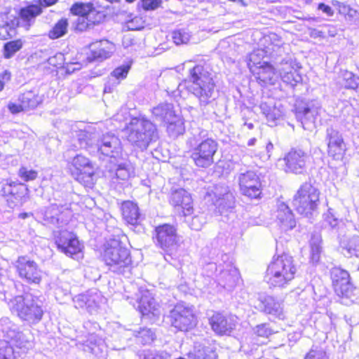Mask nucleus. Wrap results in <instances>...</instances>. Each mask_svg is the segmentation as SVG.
<instances>
[{"mask_svg": "<svg viewBox=\"0 0 359 359\" xmlns=\"http://www.w3.org/2000/svg\"><path fill=\"white\" fill-rule=\"evenodd\" d=\"M172 37L177 45H180L188 43L191 38V34L186 29H178L172 32Z\"/></svg>", "mask_w": 359, "mask_h": 359, "instance_id": "nucleus-50", "label": "nucleus"}, {"mask_svg": "<svg viewBox=\"0 0 359 359\" xmlns=\"http://www.w3.org/2000/svg\"><path fill=\"white\" fill-rule=\"evenodd\" d=\"M138 309L143 316H156L159 315L158 306L155 299L150 296L148 292H146L141 297L138 302Z\"/></svg>", "mask_w": 359, "mask_h": 359, "instance_id": "nucleus-33", "label": "nucleus"}, {"mask_svg": "<svg viewBox=\"0 0 359 359\" xmlns=\"http://www.w3.org/2000/svg\"><path fill=\"white\" fill-rule=\"evenodd\" d=\"M165 124H167V132L170 137L176 138L183 135L185 131L184 121L177 114L175 118L165 122Z\"/></svg>", "mask_w": 359, "mask_h": 359, "instance_id": "nucleus-39", "label": "nucleus"}, {"mask_svg": "<svg viewBox=\"0 0 359 359\" xmlns=\"http://www.w3.org/2000/svg\"><path fill=\"white\" fill-rule=\"evenodd\" d=\"M19 100L22 103L25 110H27L34 109L43 100L42 97L39 95L37 90H28L20 95Z\"/></svg>", "mask_w": 359, "mask_h": 359, "instance_id": "nucleus-37", "label": "nucleus"}, {"mask_svg": "<svg viewBox=\"0 0 359 359\" xmlns=\"http://www.w3.org/2000/svg\"><path fill=\"white\" fill-rule=\"evenodd\" d=\"M98 299L99 296L97 293H93L92 292H87L88 302H86V309L88 312L93 313L96 311L99 304Z\"/></svg>", "mask_w": 359, "mask_h": 359, "instance_id": "nucleus-54", "label": "nucleus"}, {"mask_svg": "<svg viewBox=\"0 0 359 359\" xmlns=\"http://www.w3.org/2000/svg\"><path fill=\"white\" fill-rule=\"evenodd\" d=\"M241 194L250 198H257L262 194L261 181L259 175L252 170L241 172L237 175Z\"/></svg>", "mask_w": 359, "mask_h": 359, "instance_id": "nucleus-18", "label": "nucleus"}, {"mask_svg": "<svg viewBox=\"0 0 359 359\" xmlns=\"http://www.w3.org/2000/svg\"><path fill=\"white\" fill-rule=\"evenodd\" d=\"M74 306L77 309H86L87 299V293L79 294L73 298Z\"/></svg>", "mask_w": 359, "mask_h": 359, "instance_id": "nucleus-60", "label": "nucleus"}, {"mask_svg": "<svg viewBox=\"0 0 359 359\" xmlns=\"http://www.w3.org/2000/svg\"><path fill=\"white\" fill-rule=\"evenodd\" d=\"M42 13V8L37 4H29L20 8L19 15L25 22L27 29L34 22L35 18Z\"/></svg>", "mask_w": 359, "mask_h": 359, "instance_id": "nucleus-34", "label": "nucleus"}, {"mask_svg": "<svg viewBox=\"0 0 359 359\" xmlns=\"http://www.w3.org/2000/svg\"><path fill=\"white\" fill-rule=\"evenodd\" d=\"M282 116V111L275 106L266 117L269 122L274 123Z\"/></svg>", "mask_w": 359, "mask_h": 359, "instance_id": "nucleus-64", "label": "nucleus"}, {"mask_svg": "<svg viewBox=\"0 0 359 359\" xmlns=\"http://www.w3.org/2000/svg\"><path fill=\"white\" fill-rule=\"evenodd\" d=\"M324 224L328 225L331 228H334L339 223L338 219L334 216L333 210L329 209L327 212L323 215Z\"/></svg>", "mask_w": 359, "mask_h": 359, "instance_id": "nucleus-58", "label": "nucleus"}, {"mask_svg": "<svg viewBox=\"0 0 359 359\" xmlns=\"http://www.w3.org/2000/svg\"><path fill=\"white\" fill-rule=\"evenodd\" d=\"M111 44L107 40L96 41L90 45V54L88 56L90 62L102 61L110 57L111 51L109 46Z\"/></svg>", "mask_w": 359, "mask_h": 359, "instance_id": "nucleus-30", "label": "nucleus"}, {"mask_svg": "<svg viewBox=\"0 0 359 359\" xmlns=\"http://www.w3.org/2000/svg\"><path fill=\"white\" fill-rule=\"evenodd\" d=\"M280 76L282 81L292 87L297 86L302 80L301 74L292 65L291 62L287 60H283L279 67Z\"/></svg>", "mask_w": 359, "mask_h": 359, "instance_id": "nucleus-29", "label": "nucleus"}, {"mask_svg": "<svg viewBox=\"0 0 359 359\" xmlns=\"http://www.w3.org/2000/svg\"><path fill=\"white\" fill-rule=\"evenodd\" d=\"M321 240L319 236H313L311 240V257L313 262H318L322 252Z\"/></svg>", "mask_w": 359, "mask_h": 359, "instance_id": "nucleus-47", "label": "nucleus"}, {"mask_svg": "<svg viewBox=\"0 0 359 359\" xmlns=\"http://www.w3.org/2000/svg\"><path fill=\"white\" fill-rule=\"evenodd\" d=\"M7 334L13 345L22 350V351H26L33 346V335L29 330L20 331L19 330L10 329L7 332Z\"/></svg>", "mask_w": 359, "mask_h": 359, "instance_id": "nucleus-25", "label": "nucleus"}, {"mask_svg": "<svg viewBox=\"0 0 359 359\" xmlns=\"http://www.w3.org/2000/svg\"><path fill=\"white\" fill-rule=\"evenodd\" d=\"M320 109V105L317 101L299 104L295 107L296 118L305 130H310L315 125Z\"/></svg>", "mask_w": 359, "mask_h": 359, "instance_id": "nucleus-20", "label": "nucleus"}, {"mask_svg": "<svg viewBox=\"0 0 359 359\" xmlns=\"http://www.w3.org/2000/svg\"><path fill=\"white\" fill-rule=\"evenodd\" d=\"M124 133L128 141L135 147L143 151L158 138L156 127L150 121L134 117L126 123Z\"/></svg>", "mask_w": 359, "mask_h": 359, "instance_id": "nucleus-5", "label": "nucleus"}, {"mask_svg": "<svg viewBox=\"0 0 359 359\" xmlns=\"http://www.w3.org/2000/svg\"><path fill=\"white\" fill-rule=\"evenodd\" d=\"M103 258L111 271L126 276L130 274L132 260L130 251L119 241L114 239L107 243Z\"/></svg>", "mask_w": 359, "mask_h": 359, "instance_id": "nucleus-6", "label": "nucleus"}, {"mask_svg": "<svg viewBox=\"0 0 359 359\" xmlns=\"http://www.w3.org/2000/svg\"><path fill=\"white\" fill-rule=\"evenodd\" d=\"M134 335L143 344L151 343L154 339V334L151 329L146 327L140 328L134 331Z\"/></svg>", "mask_w": 359, "mask_h": 359, "instance_id": "nucleus-49", "label": "nucleus"}, {"mask_svg": "<svg viewBox=\"0 0 359 359\" xmlns=\"http://www.w3.org/2000/svg\"><path fill=\"white\" fill-rule=\"evenodd\" d=\"M263 57L264 51L262 50H257L250 54L248 66L251 71L255 69L256 67H258L257 65L261 63L259 60Z\"/></svg>", "mask_w": 359, "mask_h": 359, "instance_id": "nucleus-56", "label": "nucleus"}, {"mask_svg": "<svg viewBox=\"0 0 359 359\" xmlns=\"http://www.w3.org/2000/svg\"><path fill=\"white\" fill-rule=\"evenodd\" d=\"M216 196L217 198L215 200V205L220 214L234 208L235 197L233 193L227 191L226 189L223 194H219Z\"/></svg>", "mask_w": 359, "mask_h": 359, "instance_id": "nucleus-36", "label": "nucleus"}, {"mask_svg": "<svg viewBox=\"0 0 359 359\" xmlns=\"http://www.w3.org/2000/svg\"><path fill=\"white\" fill-rule=\"evenodd\" d=\"M342 79L346 88L355 89L359 85V77L351 72L345 71L343 72Z\"/></svg>", "mask_w": 359, "mask_h": 359, "instance_id": "nucleus-51", "label": "nucleus"}, {"mask_svg": "<svg viewBox=\"0 0 359 359\" xmlns=\"http://www.w3.org/2000/svg\"><path fill=\"white\" fill-rule=\"evenodd\" d=\"M23 46L21 39L11 41L6 43L4 46V57L6 59L11 58Z\"/></svg>", "mask_w": 359, "mask_h": 359, "instance_id": "nucleus-46", "label": "nucleus"}, {"mask_svg": "<svg viewBox=\"0 0 359 359\" xmlns=\"http://www.w3.org/2000/svg\"><path fill=\"white\" fill-rule=\"evenodd\" d=\"M186 222L189 224L191 229L199 231L202 229L203 224L206 223V218L205 215L201 213L192 217L190 221L186 219Z\"/></svg>", "mask_w": 359, "mask_h": 359, "instance_id": "nucleus-53", "label": "nucleus"}, {"mask_svg": "<svg viewBox=\"0 0 359 359\" xmlns=\"http://www.w3.org/2000/svg\"><path fill=\"white\" fill-rule=\"evenodd\" d=\"M48 62L50 65L55 67H62L65 64V56L63 54L59 53L53 57H49Z\"/></svg>", "mask_w": 359, "mask_h": 359, "instance_id": "nucleus-61", "label": "nucleus"}, {"mask_svg": "<svg viewBox=\"0 0 359 359\" xmlns=\"http://www.w3.org/2000/svg\"><path fill=\"white\" fill-rule=\"evenodd\" d=\"M330 273L332 285L337 296L347 299L354 296L355 287L350 281V275L347 271L334 266L330 269Z\"/></svg>", "mask_w": 359, "mask_h": 359, "instance_id": "nucleus-16", "label": "nucleus"}, {"mask_svg": "<svg viewBox=\"0 0 359 359\" xmlns=\"http://www.w3.org/2000/svg\"><path fill=\"white\" fill-rule=\"evenodd\" d=\"M259 343L254 334H249L242 338L240 351L245 354H250L257 349Z\"/></svg>", "mask_w": 359, "mask_h": 359, "instance_id": "nucleus-43", "label": "nucleus"}, {"mask_svg": "<svg viewBox=\"0 0 359 359\" xmlns=\"http://www.w3.org/2000/svg\"><path fill=\"white\" fill-rule=\"evenodd\" d=\"M8 306L11 313L29 326L39 323L45 308L40 297L25 292L10 299Z\"/></svg>", "mask_w": 359, "mask_h": 359, "instance_id": "nucleus-2", "label": "nucleus"}, {"mask_svg": "<svg viewBox=\"0 0 359 359\" xmlns=\"http://www.w3.org/2000/svg\"><path fill=\"white\" fill-rule=\"evenodd\" d=\"M18 176L25 182H29L35 180L38 176V172L32 169H28L26 167H21L18 170Z\"/></svg>", "mask_w": 359, "mask_h": 359, "instance_id": "nucleus-55", "label": "nucleus"}, {"mask_svg": "<svg viewBox=\"0 0 359 359\" xmlns=\"http://www.w3.org/2000/svg\"><path fill=\"white\" fill-rule=\"evenodd\" d=\"M238 279V271L232 266H227L226 269L221 270L217 276L218 285L227 290H231L236 285Z\"/></svg>", "mask_w": 359, "mask_h": 359, "instance_id": "nucleus-28", "label": "nucleus"}, {"mask_svg": "<svg viewBox=\"0 0 359 359\" xmlns=\"http://www.w3.org/2000/svg\"><path fill=\"white\" fill-rule=\"evenodd\" d=\"M88 18V16H79L74 22V29L79 32H83L87 29H93L96 23H98L101 18L96 17Z\"/></svg>", "mask_w": 359, "mask_h": 359, "instance_id": "nucleus-42", "label": "nucleus"}, {"mask_svg": "<svg viewBox=\"0 0 359 359\" xmlns=\"http://www.w3.org/2000/svg\"><path fill=\"white\" fill-rule=\"evenodd\" d=\"M144 359H171V355L166 351H149L145 354Z\"/></svg>", "mask_w": 359, "mask_h": 359, "instance_id": "nucleus-59", "label": "nucleus"}, {"mask_svg": "<svg viewBox=\"0 0 359 359\" xmlns=\"http://www.w3.org/2000/svg\"><path fill=\"white\" fill-rule=\"evenodd\" d=\"M14 266L18 276L27 283L39 285L41 283L42 271L38 264L27 256L18 257Z\"/></svg>", "mask_w": 359, "mask_h": 359, "instance_id": "nucleus-10", "label": "nucleus"}, {"mask_svg": "<svg viewBox=\"0 0 359 359\" xmlns=\"http://www.w3.org/2000/svg\"><path fill=\"white\" fill-rule=\"evenodd\" d=\"M168 318L171 325L180 331H188L196 324L192 308L184 303L176 304L170 311Z\"/></svg>", "mask_w": 359, "mask_h": 359, "instance_id": "nucleus-9", "label": "nucleus"}, {"mask_svg": "<svg viewBox=\"0 0 359 359\" xmlns=\"http://www.w3.org/2000/svg\"><path fill=\"white\" fill-rule=\"evenodd\" d=\"M188 357L189 359H217V355L212 348L198 345L194 346Z\"/></svg>", "mask_w": 359, "mask_h": 359, "instance_id": "nucleus-38", "label": "nucleus"}, {"mask_svg": "<svg viewBox=\"0 0 359 359\" xmlns=\"http://www.w3.org/2000/svg\"><path fill=\"white\" fill-rule=\"evenodd\" d=\"M296 272L293 257L283 253L273 257L267 267L264 280L271 288L284 287L294 278Z\"/></svg>", "mask_w": 359, "mask_h": 359, "instance_id": "nucleus-4", "label": "nucleus"}, {"mask_svg": "<svg viewBox=\"0 0 359 359\" xmlns=\"http://www.w3.org/2000/svg\"><path fill=\"white\" fill-rule=\"evenodd\" d=\"M326 141L327 142V152L330 156L335 160L342 159L346 150L342 135L333 127H329L326 130Z\"/></svg>", "mask_w": 359, "mask_h": 359, "instance_id": "nucleus-22", "label": "nucleus"}, {"mask_svg": "<svg viewBox=\"0 0 359 359\" xmlns=\"http://www.w3.org/2000/svg\"><path fill=\"white\" fill-rule=\"evenodd\" d=\"M215 75L205 62L194 65L189 70L187 80L192 83L190 91L198 100L201 107H205L216 100Z\"/></svg>", "mask_w": 359, "mask_h": 359, "instance_id": "nucleus-1", "label": "nucleus"}, {"mask_svg": "<svg viewBox=\"0 0 359 359\" xmlns=\"http://www.w3.org/2000/svg\"><path fill=\"white\" fill-rule=\"evenodd\" d=\"M114 170L116 178L123 181L128 180L133 173L130 165L126 162L117 163Z\"/></svg>", "mask_w": 359, "mask_h": 359, "instance_id": "nucleus-44", "label": "nucleus"}, {"mask_svg": "<svg viewBox=\"0 0 359 359\" xmlns=\"http://www.w3.org/2000/svg\"><path fill=\"white\" fill-rule=\"evenodd\" d=\"M70 11L73 15L79 16H88V18L97 17L102 18V13L97 12L90 3L85 4L82 2L74 3Z\"/></svg>", "mask_w": 359, "mask_h": 359, "instance_id": "nucleus-35", "label": "nucleus"}, {"mask_svg": "<svg viewBox=\"0 0 359 359\" xmlns=\"http://www.w3.org/2000/svg\"><path fill=\"white\" fill-rule=\"evenodd\" d=\"M130 66L123 65L116 68L111 72L109 76V80L113 81V85H118L119 80L126 78Z\"/></svg>", "mask_w": 359, "mask_h": 359, "instance_id": "nucleus-48", "label": "nucleus"}, {"mask_svg": "<svg viewBox=\"0 0 359 359\" xmlns=\"http://www.w3.org/2000/svg\"><path fill=\"white\" fill-rule=\"evenodd\" d=\"M123 219L129 224L136 225L140 221V212L137 205L132 201H124L121 205Z\"/></svg>", "mask_w": 359, "mask_h": 359, "instance_id": "nucleus-32", "label": "nucleus"}, {"mask_svg": "<svg viewBox=\"0 0 359 359\" xmlns=\"http://www.w3.org/2000/svg\"><path fill=\"white\" fill-rule=\"evenodd\" d=\"M161 2V0H142V6L144 10H154L160 6Z\"/></svg>", "mask_w": 359, "mask_h": 359, "instance_id": "nucleus-62", "label": "nucleus"}, {"mask_svg": "<svg viewBox=\"0 0 359 359\" xmlns=\"http://www.w3.org/2000/svg\"><path fill=\"white\" fill-rule=\"evenodd\" d=\"M77 137L80 147L88 150L90 153V149H93V147H95L97 140L95 135L81 130L79 131Z\"/></svg>", "mask_w": 359, "mask_h": 359, "instance_id": "nucleus-41", "label": "nucleus"}, {"mask_svg": "<svg viewBox=\"0 0 359 359\" xmlns=\"http://www.w3.org/2000/svg\"><path fill=\"white\" fill-rule=\"evenodd\" d=\"M154 121L163 123L175 118L176 112L174 106L171 103L161 102L151 109Z\"/></svg>", "mask_w": 359, "mask_h": 359, "instance_id": "nucleus-31", "label": "nucleus"}, {"mask_svg": "<svg viewBox=\"0 0 359 359\" xmlns=\"http://www.w3.org/2000/svg\"><path fill=\"white\" fill-rule=\"evenodd\" d=\"M70 212L67 207L62 205L51 204L36 213L39 219L44 225L60 227L67 224Z\"/></svg>", "mask_w": 359, "mask_h": 359, "instance_id": "nucleus-11", "label": "nucleus"}, {"mask_svg": "<svg viewBox=\"0 0 359 359\" xmlns=\"http://www.w3.org/2000/svg\"><path fill=\"white\" fill-rule=\"evenodd\" d=\"M70 170L74 178L90 187L93 184L95 167L93 163L86 156L78 154L74 156L71 162Z\"/></svg>", "mask_w": 359, "mask_h": 359, "instance_id": "nucleus-13", "label": "nucleus"}, {"mask_svg": "<svg viewBox=\"0 0 359 359\" xmlns=\"http://www.w3.org/2000/svg\"><path fill=\"white\" fill-rule=\"evenodd\" d=\"M68 21L66 18L60 19L49 31L48 36L52 39H58L64 36L67 31Z\"/></svg>", "mask_w": 359, "mask_h": 359, "instance_id": "nucleus-45", "label": "nucleus"}, {"mask_svg": "<svg viewBox=\"0 0 359 359\" xmlns=\"http://www.w3.org/2000/svg\"><path fill=\"white\" fill-rule=\"evenodd\" d=\"M55 244L57 249L75 259L82 257L83 245L72 232L63 230L55 235Z\"/></svg>", "mask_w": 359, "mask_h": 359, "instance_id": "nucleus-12", "label": "nucleus"}, {"mask_svg": "<svg viewBox=\"0 0 359 359\" xmlns=\"http://www.w3.org/2000/svg\"><path fill=\"white\" fill-rule=\"evenodd\" d=\"M187 142L191 147L190 158L196 167L207 168L214 163L219 145L215 139L208 137L206 130H194Z\"/></svg>", "mask_w": 359, "mask_h": 359, "instance_id": "nucleus-3", "label": "nucleus"}, {"mask_svg": "<svg viewBox=\"0 0 359 359\" xmlns=\"http://www.w3.org/2000/svg\"><path fill=\"white\" fill-rule=\"evenodd\" d=\"M122 144L118 136L108 133L97 140L93 149H90V154L100 153L104 156L119 158L122 155Z\"/></svg>", "mask_w": 359, "mask_h": 359, "instance_id": "nucleus-14", "label": "nucleus"}, {"mask_svg": "<svg viewBox=\"0 0 359 359\" xmlns=\"http://www.w3.org/2000/svg\"><path fill=\"white\" fill-rule=\"evenodd\" d=\"M252 72L258 83L262 87L275 85L278 80V76L274 68L265 62L259 67H256Z\"/></svg>", "mask_w": 359, "mask_h": 359, "instance_id": "nucleus-23", "label": "nucleus"}, {"mask_svg": "<svg viewBox=\"0 0 359 359\" xmlns=\"http://www.w3.org/2000/svg\"><path fill=\"white\" fill-rule=\"evenodd\" d=\"M209 323L212 330L219 335H229L235 328V323L231 317L221 313H215L210 318Z\"/></svg>", "mask_w": 359, "mask_h": 359, "instance_id": "nucleus-24", "label": "nucleus"}, {"mask_svg": "<svg viewBox=\"0 0 359 359\" xmlns=\"http://www.w3.org/2000/svg\"><path fill=\"white\" fill-rule=\"evenodd\" d=\"M13 352L11 346H0V359H13Z\"/></svg>", "mask_w": 359, "mask_h": 359, "instance_id": "nucleus-63", "label": "nucleus"}, {"mask_svg": "<svg viewBox=\"0 0 359 359\" xmlns=\"http://www.w3.org/2000/svg\"><path fill=\"white\" fill-rule=\"evenodd\" d=\"M320 191L311 182L302 184L292 200V205L298 213L310 217L319 205Z\"/></svg>", "mask_w": 359, "mask_h": 359, "instance_id": "nucleus-7", "label": "nucleus"}, {"mask_svg": "<svg viewBox=\"0 0 359 359\" xmlns=\"http://www.w3.org/2000/svg\"><path fill=\"white\" fill-rule=\"evenodd\" d=\"M252 306L260 312L275 318H284L283 302L273 296L259 294L257 299L252 302Z\"/></svg>", "mask_w": 359, "mask_h": 359, "instance_id": "nucleus-21", "label": "nucleus"}, {"mask_svg": "<svg viewBox=\"0 0 359 359\" xmlns=\"http://www.w3.org/2000/svg\"><path fill=\"white\" fill-rule=\"evenodd\" d=\"M276 219L280 227L284 231L291 230L296 226L294 214L283 202H279L277 205Z\"/></svg>", "mask_w": 359, "mask_h": 359, "instance_id": "nucleus-27", "label": "nucleus"}, {"mask_svg": "<svg viewBox=\"0 0 359 359\" xmlns=\"http://www.w3.org/2000/svg\"><path fill=\"white\" fill-rule=\"evenodd\" d=\"M338 250L346 257H358L359 236L342 235L338 237Z\"/></svg>", "mask_w": 359, "mask_h": 359, "instance_id": "nucleus-26", "label": "nucleus"}, {"mask_svg": "<svg viewBox=\"0 0 359 359\" xmlns=\"http://www.w3.org/2000/svg\"><path fill=\"white\" fill-rule=\"evenodd\" d=\"M272 333L271 330L269 328V325L266 323H262L257 325L254 328V336L262 337L267 338Z\"/></svg>", "mask_w": 359, "mask_h": 359, "instance_id": "nucleus-57", "label": "nucleus"}, {"mask_svg": "<svg viewBox=\"0 0 359 359\" xmlns=\"http://www.w3.org/2000/svg\"><path fill=\"white\" fill-rule=\"evenodd\" d=\"M103 342L101 339H98L95 335H90L83 344V351L90 353L97 357H100L103 353Z\"/></svg>", "mask_w": 359, "mask_h": 359, "instance_id": "nucleus-40", "label": "nucleus"}, {"mask_svg": "<svg viewBox=\"0 0 359 359\" xmlns=\"http://www.w3.org/2000/svg\"><path fill=\"white\" fill-rule=\"evenodd\" d=\"M27 192V187L22 183L5 180L0 184V196L10 208L21 206L25 201Z\"/></svg>", "mask_w": 359, "mask_h": 359, "instance_id": "nucleus-8", "label": "nucleus"}, {"mask_svg": "<svg viewBox=\"0 0 359 359\" xmlns=\"http://www.w3.org/2000/svg\"><path fill=\"white\" fill-rule=\"evenodd\" d=\"M156 243L169 255L176 250L178 242L176 229L174 226L165 224L155 229Z\"/></svg>", "mask_w": 359, "mask_h": 359, "instance_id": "nucleus-17", "label": "nucleus"}, {"mask_svg": "<svg viewBox=\"0 0 359 359\" xmlns=\"http://www.w3.org/2000/svg\"><path fill=\"white\" fill-rule=\"evenodd\" d=\"M170 203L180 216L185 218L194 212L192 198L189 193L182 188L172 189L170 194Z\"/></svg>", "mask_w": 359, "mask_h": 359, "instance_id": "nucleus-19", "label": "nucleus"}, {"mask_svg": "<svg viewBox=\"0 0 359 359\" xmlns=\"http://www.w3.org/2000/svg\"><path fill=\"white\" fill-rule=\"evenodd\" d=\"M285 172L301 175L306 172L310 154L301 147L292 148L284 156Z\"/></svg>", "mask_w": 359, "mask_h": 359, "instance_id": "nucleus-15", "label": "nucleus"}, {"mask_svg": "<svg viewBox=\"0 0 359 359\" xmlns=\"http://www.w3.org/2000/svg\"><path fill=\"white\" fill-rule=\"evenodd\" d=\"M304 359H329V357L323 348L313 345L306 354Z\"/></svg>", "mask_w": 359, "mask_h": 359, "instance_id": "nucleus-52", "label": "nucleus"}]
</instances>
